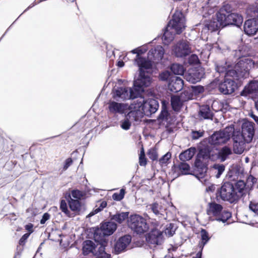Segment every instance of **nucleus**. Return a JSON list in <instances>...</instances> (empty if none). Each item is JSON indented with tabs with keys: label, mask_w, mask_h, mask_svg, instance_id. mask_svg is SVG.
Listing matches in <instances>:
<instances>
[{
	"label": "nucleus",
	"mask_w": 258,
	"mask_h": 258,
	"mask_svg": "<svg viewBox=\"0 0 258 258\" xmlns=\"http://www.w3.org/2000/svg\"><path fill=\"white\" fill-rule=\"evenodd\" d=\"M235 61L228 59L224 66L218 64L217 72L224 78L223 81H239L246 79L249 75V71L253 67L254 62L250 58L243 56L240 50L234 51Z\"/></svg>",
	"instance_id": "nucleus-1"
},
{
	"label": "nucleus",
	"mask_w": 258,
	"mask_h": 258,
	"mask_svg": "<svg viewBox=\"0 0 258 258\" xmlns=\"http://www.w3.org/2000/svg\"><path fill=\"white\" fill-rule=\"evenodd\" d=\"M232 8L228 4H225L216 13V18L208 22L203 31H215L229 25L239 27L242 24L243 18L237 13H232Z\"/></svg>",
	"instance_id": "nucleus-2"
},
{
	"label": "nucleus",
	"mask_w": 258,
	"mask_h": 258,
	"mask_svg": "<svg viewBox=\"0 0 258 258\" xmlns=\"http://www.w3.org/2000/svg\"><path fill=\"white\" fill-rule=\"evenodd\" d=\"M230 126L233 130L232 133L233 152L236 154H241L244 151L245 144L250 143L253 139L255 124L252 121L245 120L239 128H235L233 124H230Z\"/></svg>",
	"instance_id": "nucleus-3"
},
{
	"label": "nucleus",
	"mask_w": 258,
	"mask_h": 258,
	"mask_svg": "<svg viewBox=\"0 0 258 258\" xmlns=\"http://www.w3.org/2000/svg\"><path fill=\"white\" fill-rule=\"evenodd\" d=\"M159 104L158 100L154 98L145 99L144 97H141L134 100L129 106L128 109H131V112L128 114L135 117V121H138L144 116L149 117L155 113L158 109Z\"/></svg>",
	"instance_id": "nucleus-4"
},
{
	"label": "nucleus",
	"mask_w": 258,
	"mask_h": 258,
	"mask_svg": "<svg viewBox=\"0 0 258 258\" xmlns=\"http://www.w3.org/2000/svg\"><path fill=\"white\" fill-rule=\"evenodd\" d=\"M128 227L137 235H142L147 232L149 229V224L147 220L142 216L134 214L130 216L127 221Z\"/></svg>",
	"instance_id": "nucleus-5"
},
{
	"label": "nucleus",
	"mask_w": 258,
	"mask_h": 258,
	"mask_svg": "<svg viewBox=\"0 0 258 258\" xmlns=\"http://www.w3.org/2000/svg\"><path fill=\"white\" fill-rule=\"evenodd\" d=\"M117 228L116 223L106 221L101 223L100 227H96L93 233L94 241H101L102 242H108L106 237L111 235Z\"/></svg>",
	"instance_id": "nucleus-6"
},
{
	"label": "nucleus",
	"mask_w": 258,
	"mask_h": 258,
	"mask_svg": "<svg viewBox=\"0 0 258 258\" xmlns=\"http://www.w3.org/2000/svg\"><path fill=\"white\" fill-rule=\"evenodd\" d=\"M207 214L209 216L212 215L215 218L212 221H217L223 223L232 217L231 212L223 210L222 206L215 202H211L208 203V207L207 209Z\"/></svg>",
	"instance_id": "nucleus-7"
},
{
	"label": "nucleus",
	"mask_w": 258,
	"mask_h": 258,
	"mask_svg": "<svg viewBox=\"0 0 258 258\" xmlns=\"http://www.w3.org/2000/svg\"><path fill=\"white\" fill-rule=\"evenodd\" d=\"M230 125L227 126L222 130L215 131L209 136L208 143L211 145L218 146L226 144L232 138V131L233 130Z\"/></svg>",
	"instance_id": "nucleus-8"
},
{
	"label": "nucleus",
	"mask_w": 258,
	"mask_h": 258,
	"mask_svg": "<svg viewBox=\"0 0 258 258\" xmlns=\"http://www.w3.org/2000/svg\"><path fill=\"white\" fill-rule=\"evenodd\" d=\"M216 195L222 200L231 204L237 202L240 199V196L234 189V185L230 182H224L217 190Z\"/></svg>",
	"instance_id": "nucleus-9"
},
{
	"label": "nucleus",
	"mask_w": 258,
	"mask_h": 258,
	"mask_svg": "<svg viewBox=\"0 0 258 258\" xmlns=\"http://www.w3.org/2000/svg\"><path fill=\"white\" fill-rule=\"evenodd\" d=\"M131 52L134 54H137L135 62L139 68V76L141 79H148L149 78V74L148 72H145V70L149 69L152 67L151 61L147 60L146 58L140 56V54L142 52L139 48L133 49L131 51Z\"/></svg>",
	"instance_id": "nucleus-10"
},
{
	"label": "nucleus",
	"mask_w": 258,
	"mask_h": 258,
	"mask_svg": "<svg viewBox=\"0 0 258 258\" xmlns=\"http://www.w3.org/2000/svg\"><path fill=\"white\" fill-rule=\"evenodd\" d=\"M171 72L165 71L160 74V81H183L179 77L175 75H182L184 73V68L182 65L174 63L170 67Z\"/></svg>",
	"instance_id": "nucleus-11"
},
{
	"label": "nucleus",
	"mask_w": 258,
	"mask_h": 258,
	"mask_svg": "<svg viewBox=\"0 0 258 258\" xmlns=\"http://www.w3.org/2000/svg\"><path fill=\"white\" fill-rule=\"evenodd\" d=\"M185 27V19L183 14L180 11H176L173 15L172 19L168 24V28L172 29L177 34H180Z\"/></svg>",
	"instance_id": "nucleus-12"
},
{
	"label": "nucleus",
	"mask_w": 258,
	"mask_h": 258,
	"mask_svg": "<svg viewBox=\"0 0 258 258\" xmlns=\"http://www.w3.org/2000/svg\"><path fill=\"white\" fill-rule=\"evenodd\" d=\"M132 236L129 234H125L118 238L114 243L112 253L119 254L126 251L127 247L132 241Z\"/></svg>",
	"instance_id": "nucleus-13"
},
{
	"label": "nucleus",
	"mask_w": 258,
	"mask_h": 258,
	"mask_svg": "<svg viewBox=\"0 0 258 258\" xmlns=\"http://www.w3.org/2000/svg\"><path fill=\"white\" fill-rule=\"evenodd\" d=\"M173 53L178 57L186 56L191 52V48L189 42L186 40H181L175 45Z\"/></svg>",
	"instance_id": "nucleus-14"
},
{
	"label": "nucleus",
	"mask_w": 258,
	"mask_h": 258,
	"mask_svg": "<svg viewBox=\"0 0 258 258\" xmlns=\"http://www.w3.org/2000/svg\"><path fill=\"white\" fill-rule=\"evenodd\" d=\"M240 95L244 97L251 96L252 100L258 98V82H248L240 92Z\"/></svg>",
	"instance_id": "nucleus-15"
},
{
	"label": "nucleus",
	"mask_w": 258,
	"mask_h": 258,
	"mask_svg": "<svg viewBox=\"0 0 258 258\" xmlns=\"http://www.w3.org/2000/svg\"><path fill=\"white\" fill-rule=\"evenodd\" d=\"M164 54V49L163 47L158 45L149 51L147 60L151 61L152 66L153 63H157L160 61L163 58Z\"/></svg>",
	"instance_id": "nucleus-16"
},
{
	"label": "nucleus",
	"mask_w": 258,
	"mask_h": 258,
	"mask_svg": "<svg viewBox=\"0 0 258 258\" xmlns=\"http://www.w3.org/2000/svg\"><path fill=\"white\" fill-rule=\"evenodd\" d=\"M162 239L163 232L155 228L151 229V231L146 235V241L152 244H160Z\"/></svg>",
	"instance_id": "nucleus-17"
},
{
	"label": "nucleus",
	"mask_w": 258,
	"mask_h": 258,
	"mask_svg": "<svg viewBox=\"0 0 258 258\" xmlns=\"http://www.w3.org/2000/svg\"><path fill=\"white\" fill-rule=\"evenodd\" d=\"M237 82H220L219 91L224 95H230L234 92L238 88Z\"/></svg>",
	"instance_id": "nucleus-18"
},
{
	"label": "nucleus",
	"mask_w": 258,
	"mask_h": 258,
	"mask_svg": "<svg viewBox=\"0 0 258 258\" xmlns=\"http://www.w3.org/2000/svg\"><path fill=\"white\" fill-rule=\"evenodd\" d=\"M243 28L247 35H254L258 30V23L254 19H248L245 22Z\"/></svg>",
	"instance_id": "nucleus-19"
},
{
	"label": "nucleus",
	"mask_w": 258,
	"mask_h": 258,
	"mask_svg": "<svg viewBox=\"0 0 258 258\" xmlns=\"http://www.w3.org/2000/svg\"><path fill=\"white\" fill-rule=\"evenodd\" d=\"M195 166L197 169L198 173L195 174L194 175L198 179L204 177L208 169L207 165L197 157L195 162Z\"/></svg>",
	"instance_id": "nucleus-20"
},
{
	"label": "nucleus",
	"mask_w": 258,
	"mask_h": 258,
	"mask_svg": "<svg viewBox=\"0 0 258 258\" xmlns=\"http://www.w3.org/2000/svg\"><path fill=\"white\" fill-rule=\"evenodd\" d=\"M112 97L116 100H125L128 98V91L127 88L123 87L114 88L112 89Z\"/></svg>",
	"instance_id": "nucleus-21"
},
{
	"label": "nucleus",
	"mask_w": 258,
	"mask_h": 258,
	"mask_svg": "<svg viewBox=\"0 0 258 258\" xmlns=\"http://www.w3.org/2000/svg\"><path fill=\"white\" fill-rule=\"evenodd\" d=\"M100 246L97 251H95L94 255L95 258H111V254L105 251V247L107 245L108 242H104L101 241H95Z\"/></svg>",
	"instance_id": "nucleus-22"
},
{
	"label": "nucleus",
	"mask_w": 258,
	"mask_h": 258,
	"mask_svg": "<svg viewBox=\"0 0 258 258\" xmlns=\"http://www.w3.org/2000/svg\"><path fill=\"white\" fill-rule=\"evenodd\" d=\"M97 245L91 240H85L83 242L82 244V253L84 255L86 256L92 253L94 255L95 251V248Z\"/></svg>",
	"instance_id": "nucleus-23"
},
{
	"label": "nucleus",
	"mask_w": 258,
	"mask_h": 258,
	"mask_svg": "<svg viewBox=\"0 0 258 258\" xmlns=\"http://www.w3.org/2000/svg\"><path fill=\"white\" fill-rule=\"evenodd\" d=\"M108 109L109 111L112 113L123 114L125 110V105L122 103L110 101L108 102Z\"/></svg>",
	"instance_id": "nucleus-24"
},
{
	"label": "nucleus",
	"mask_w": 258,
	"mask_h": 258,
	"mask_svg": "<svg viewBox=\"0 0 258 258\" xmlns=\"http://www.w3.org/2000/svg\"><path fill=\"white\" fill-rule=\"evenodd\" d=\"M213 148L207 145L201 148L197 155V157L203 159H213L214 155L212 153Z\"/></svg>",
	"instance_id": "nucleus-25"
},
{
	"label": "nucleus",
	"mask_w": 258,
	"mask_h": 258,
	"mask_svg": "<svg viewBox=\"0 0 258 258\" xmlns=\"http://www.w3.org/2000/svg\"><path fill=\"white\" fill-rule=\"evenodd\" d=\"M199 117L204 119H212L214 113L212 112L209 105H205L200 106L198 111Z\"/></svg>",
	"instance_id": "nucleus-26"
},
{
	"label": "nucleus",
	"mask_w": 258,
	"mask_h": 258,
	"mask_svg": "<svg viewBox=\"0 0 258 258\" xmlns=\"http://www.w3.org/2000/svg\"><path fill=\"white\" fill-rule=\"evenodd\" d=\"M130 216L129 212H117L115 214L111 215L110 219L120 224L125 220L127 221Z\"/></svg>",
	"instance_id": "nucleus-27"
},
{
	"label": "nucleus",
	"mask_w": 258,
	"mask_h": 258,
	"mask_svg": "<svg viewBox=\"0 0 258 258\" xmlns=\"http://www.w3.org/2000/svg\"><path fill=\"white\" fill-rule=\"evenodd\" d=\"M196 151V147H192L182 151L179 155L180 160L183 162L190 160L194 157Z\"/></svg>",
	"instance_id": "nucleus-28"
},
{
	"label": "nucleus",
	"mask_w": 258,
	"mask_h": 258,
	"mask_svg": "<svg viewBox=\"0 0 258 258\" xmlns=\"http://www.w3.org/2000/svg\"><path fill=\"white\" fill-rule=\"evenodd\" d=\"M243 172L244 169L240 164H233L230 166L227 176L229 177L238 176L240 174H243Z\"/></svg>",
	"instance_id": "nucleus-29"
},
{
	"label": "nucleus",
	"mask_w": 258,
	"mask_h": 258,
	"mask_svg": "<svg viewBox=\"0 0 258 258\" xmlns=\"http://www.w3.org/2000/svg\"><path fill=\"white\" fill-rule=\"evenodd\" d=\"M169 116L170 113L168 110V106L163 103L161 111L157 118L158 124L161 125L163 121H167L169 119Z\"/></svg>",
	"instance_id": "nucleus-30"
},
{
	"label": "nucleus",
	"mask_w": 258,
	"mask_h": 258,
	"mask_svg": "<svg viewBox=\"0 0 258 258\" xmlns=\"http://www.w3.org/2000/svg\"><path fill=\"white\" fill-rule=\"evenodd\" d=\"M232 153L231 149L227 146H225L218 151L217 157L221 162H224Z\"/></svg>",
	"instance_id": "nucleus-31"
},
{
	"label": "nucleus",
	"mask_w": 258,
	"mask_h": 258,
	"mask_svg": "<svg viewBox=\"0 0 258 258\" xmlns=\"http://www.w3.org/2000/svg\"><path fill=\"white\" fill-rule=\"evenodd\" d=\"M176 34H177L176 32L172 29H168L167 25L162 36V40L164 43L165 44H168V43L174 39V36Z\"/></svg>",
	"instance_id": "nucleus-32"
},
{
	"label": "nucleus",
	"mask_w": 258,
	"mask_h": 258,
	"mask_svg": "<svg viewBox=\"0 0 258 258\" xmlns=\"http://www.w3.org/2000/svg\"><path fill=\"white\" fill-rule=\"evenodd\" d=\"M152 82H133V91H136L137 93L141 95L145 92V88L149 87Z\"/></svg>",
	"instance_id": "nucleus-33"
},
{
	"label": "nucleus",
	"mask_w": 258,
	"mask_h": 258,
	"mask_svg": "<svg viewBox=\"0 0 258 258\" xmlns=\"http://www.w3.org/2000/svg\"><path fill=\"white\" fill-rule=\"evenodd\" d=\"M184 100L179 96H174L171 98V105L174 111H179L183 106Z\"/></svg>",
	"instance_id": "nucleus-34"
},
{
	"label": "nucleus",
	"mask_w": 258,
	"mask_h": 258,
	"mask_svg": "<svg viewBox=\"0 0 258 258\" xmlns=\"http://www.w3.org/2000/svg\"><path fill=\"white\" fill-rule=\"evenodd\" d=\"M168 89L172 93H177L183 89L184 82H168Z\"/></svg>",
	"instance_id": "nucleus-35"
},
{
	"label": "nucleus",
	"mask_w": 258,
	"mask_h": 258,
	"mask_svg": "<svg viewBox=\"0 0 258 258\" xmlns=\"http://www.w3.org/2000/svg\"><path fill=\"white\" fill-rule=\"evenodd\" d=\"M70 210L75 212L76 215H79L82 209V203L77 200H71L68 204Z\"/></svg>",
	"instance_id": "nucleus-36"
},
{
	"label": "nucleus",
	"mask_w": 258,
	"mask_h": 258,
	"mask_svg": "<svg viewBox=\"0 0 258 258\" xmlns=\"http://www.w3.org/2000/svg\"><path fill=\"white\" fill-rule=\"evenodd\" d=\"M177 168L181 171L182 175L189 174V171L190 170V166L186 162L181 161V162L177 166L174 164L172 167V170H173L174 168Z\"/></svg>",
	"instance_id": "nucleus-37"
},
{
	"label": "nucleus",
	"mask_w": 258,
	"mask_h": 258,
	"mask_svg": "<svg viewBox=\"0 0 258 258\" xmlns=\"http://www.w3.org/2000/svg\"><path fill=\"white\" fill-rule=\"evenodd\" d=\"M245 188V183L243 180H239L237 181L234 185V189L240 198L242 197L244 194V190Z\"/></svg>",
	"instance_id": "nucleus-38"
},
{
	"label": "nucleus",
	"mask_w": 258,
	"mask_h": 258,
	"mask_svg": "<svg viewBox=\"0 0 258 258\" xmlns=\"http://www.w3.org/2000/svg\"><path fill=\"white\" fill-rule=\"evenodd\" d=\"M201 240L199 243L200 248H204L205 245L210 239L208 231L205 229H201Z\"/></svg>",
	"instance_id": "nucleus-39"
},
{
	"label": "nucleus",
	"mask_w": 258,
	"mask_h": 258,
	"mask_svg": "<svg viewBox=\"0 0 258 258\" xmlns=\"http://www.w3.org/2000/svg\"><path fill=\"white\" fill-rule=\"evenodd\" d=\"M131 109H129V111L127 114H125V118L120 121V127L124 130H128L131 126V122L129 120V119L133 118L135 120V117L133 116H128L129 113L131 112Z\"/></svg>",
	"instance_id": "nucleus-40"
},
{
	"label": "nucleus",
	"mask_w": 258,
	"mask_h": 258,
	"mask_svg": "<svg viewBox=\"0 0 258 258\" xmlns=\"http://www.w3.org/2000/svg\"><path fill=\"white\" fill-rule=\"evenodd\" d=\"M59 208L60 210L68 217L72 218L74 217L75 215L71 213L68 208V205L64 200H61L60 201Z\"/></svg>",
	"instance_id": "nucleus-41"
},
{
	"label": "nucleus",
	"mask_w": 258,
	"mask_h": 258,
	"mask_svg": "<svg viewBox=\"0 0 258 258\" xmlns=\"http://www.w3.org/2000/svg\"><path fill=\"white\" fill-rule=\"evenodd\" d=\"M171 158V154L170 152H168L163 155L158 160L160 166L163 167V165L166 166L170 162Z\"/></svg>",
	"instance_id": "nucleus-42"
},
{
	"label": "nucleus",
	"mask_w": 258,
	"mask_h": 258,
	"mask_svg": "<svg viewBox=\"0 0 258 258\" xmlns=\"http://www.w3.org/2000/svg\"><path fill=\"white\" fill-rule=\"evenodd\" d=\"M177 226L174 223H170L166 225L165 233L169 236H172L175 233Z\"/></svg>",
	"instance_id": "nucleus-43"
},
{
	"label": "nucleus",
	"mask_w": 258,
	"mask_h": 258,
	"mask_svg": "<svg viewBox=\"0 0 258 258\" xmlns=\"http://www.w3.org/2000/svg\"><path fill=\"white\" fill-rule=\"evenodd\" d=\"M125 194V189L123 188H122L120 189L119 193L114 192L112 195V197L113 200L115 201H120L124 198Z\"/></svg>",
	"instance_id": "nucleus-44"
},
{
	"label": "nucleus",
	"mask_w": 258,
	"mask_h": 258,
	"mask_svg": "<svg viewBox=\"0 0 258 258\" xmlns=\"http://www.w3.org/2000/svg\"><path fill=\"white\" fill-rule=\"evenodd\" d=\"M191 138L192 140H197L204 136L205 131L203 130H192L191 132Z\"/></svg>",
	"instance_id": "nucleus-45"
},
{
	"label": "nucleus",
	"mask_w": 258,
	"mask_h": 258,
	"mask_svg": "<svg viewBox=\"0 0 258 258\" xmlns=\"http://www.w3.org/2000/svg\"><path fill=\"white\" fill-rule=\"evenodd\" d=\"M213 168L217 170V173L216 174V178H219L225 170V166L223 164H214Z\"/></svg>",
	"instance_id": "nucleus-46"
},
{
	"label": "nucleus",
	"mask_w": 258,
	"mask_h": 258,
	"mask_svg": "<svg viewBox=\"0 0 258 258\" xmlns=\"http://www.w3.org/2000/svg\"><path fill=\"white\" fill-rule=\"evenodd\" d=\"M139 164L141 166H145L147 164V159L143 148L142 149L139 155Z\"/></svg>",
	"instance_id": "nucleus-47"
},
{
	"label": "nucleus",
	"mask_w": 258,
	"mask_h": 258,
	"mask_svg": "<svg viewBox=\"0 0 258 258\" xmlns=\"http://www.w3.org/2000/svg\"><path fill=\"white\" fill-rule=\"evenodd\" d=\"M147 155L150 159L152 161H157L158 155L156 149L154 148L150 149L147 152Z\"/></svg>",
	"instance_id": "nucleus-48"
},
{
	"label": "nucleus",
	"mask_w": 258,
	"mask_h": 258,
	"mask_svg": "<svg viewBox=\"0 0 258 258\" xmlns=\"http://www.w3.org/2000/svg\"><path fill=\"white\" fill-rule=\"evenodd\" d=\"M71 195L72 197L76 199V200H80L85 196V193L79 189H74L71 191Z\"/></svg>",
	"instance_id": "nucleus-49"
},
{
	"label": "nucleus",
	"mask_w": 258,
	"mask_h": 258,
	"mask_svg": "<svg viewBox=\"0 0 258 258\" xmlns=\"http://www.w3.org/2000/svg\"><path fill=\"white\" fill-rule=\"evenodd\" d=\"M191 88L195 95H199L204 91V87L201 85L192 86Z\"/></svg>",
	"instance_id": "nucleus-50"
},
{
	"label": "nucleus",
	"mask_w": 258,
	"mask_h": 258,
	"mask_svg": "<svg viewBox=\"0 0 258 258\" xmlns=\"http://www.w3.org/2000/svg\"><path fill=\"white\" fill-rule=\"evenodd\" d=\"M188 63L190 64H198L200 63L198 56L196 54L191 55L188 58Z\"/></svg>",
	"instance_id": "nucleus-51"
},
{
	"label": "nucleus",
	"mask_w": 258,
	"mask_h": 258,
	"mask_svg": "<svg viewBox=\"0 0 258 258\" xmlns=\"http://www.w3.org/2000/svg\"><path fill=\"white\" fill-rule=\"evenodd\" d=\"M133 88L131 89L130 90V92H128V99H131L134 100V99L138 98L139 97L141 98L140 94H139V93H137V92H136L135 91H134L133 93Z\"/></svg>",
	"instance_id": "nucleus-52"
},
{
	"label": "nucleus",
	"mask_w": 258,
	"mask_h": 258,
	"mask_svg": "<svg viewBox=\"0 0 258 258\" xmlns=\"http://www.w3.org/2000/svg\"><path fill=\"white\" fill-rule=\"evenodd\" d=\"M107 206V202L106 201L102 202L99 206L94 210V214H97L102 211Z\"/></svg>",
	"instance_id": "nucleus-53"
},
{
	"label": "nucleus",
	"mask_w": 258,
	"mask_h": 258,
	"mask_svg": "<svg viewBox=\"0 0 258 258\" xmlns=\"http://www.w3.org/2000/svg\"><path fill=\"white\" fill-rule=\"evenodd\" d=\"M249 208L250 211L256 214H258L257 204L253 203L252 201L250 202Z\"/></svg>",
	"instance_id": "nucleus-54"
},
{
	"label": "nucleus",
	"mask_w": 258,
	"mask_h": 258,
	"mask_svg": "<svg viewBox=\"0 0 258 258\" xmlns=\"http://www.w3.org/2000/svg\"><path fill=\"white\" fill-rule=\"evenodd\" d=\"M158 207H159V205L156 202L153 203L151 205V209L152 212L156 215H158L160 214V212L158 210Z\"/></svg>",
	"instance_id": "nucleus-55"
},
{
	"label": "nucleus",
	"mask_w": 258,
	"mask_h": 258,
	"mask_svg": "<svg viewBox=\"0 0 258 258\" xmlns=\"http://www.w3.org/2000/svg\"><path fill=\"white\" fill-rule=\"evenodd\" d=\"M30 234L25 233L24 234L20 239L19 241V244L21 245H23L25 244L26 240L28 238Z\"/></svg>",
	"instance_id": "nucleus-56"
},
{
	"label": "nucleus",
	"mask_w": 258,
	"mask_h": 258,
	"mask_svg": "<svg viewBox=\"0 0 258 258\" xmlns=\"http://www.w3.org/2000/svg\"><path fill=\"white\" fill-rule=\"evenodd\" d=\"M73 160L71 158H68L67 159L64 163L63 169V170H67L72 164Z\"/></svg>",
	"instance_id": "nucleus-57"
},
{
	"label": "nucleus",
	"mask_w": 258,
	"mask_h": 258,
	"mask_svg": "<svg viewBox=\"0 0 258 258\" xmlns=\"http://www.w3.org/2000/svg\"><path fill=\"white\" fill-rule=\"evenodd\" d=\"M50 218V215L48 213H45L42 215V218L40 221L41 224H44L45 222Z\"/></svg>",
	"instance_id": "nucleus-58"
},
{
	"label": "nucleus",
	"mask_w": 258,
	"mask_h": 258,
	"mask_svg": "<svg viewBox=\"0 0 258 258\" xmlns=\"http://www.w3.org/2000/svg\"><path fill=\"white\" fill-rule=\"evenodd\" d=\"M33 225L32 223H29L25 226V229L30 233L29 234L33 232Z\"/></svg>",
	"instance_id": "nucleus-59"
},
{
	"label": "nucleus",
	"mask_w": 258,
	"mask_h": 258,
	"mask_svg": "<svg viewBox=\"0 0 258 258\" xmlns=\"http://www.w3.org/2000/svg\"><path fill=\"white\" fill-rule=\"evenodd\" d=\"M71 194L69 193V192H67L65 194V196H64V198L66 199V200L67 201L68 204L69 203V202L70 203V202L71 201V200H74L73 199H72L71 198Z\"/></svg>",
	"instance_id": "nucleus-60"
},
{
	"label": "nucleus",
	"mask_w": 258,
	"mask_h": 258,
	"mask_svg": "<svg viewBox=\"0 0 258 258\" xmlns=\"http://www.w3.org/2000/svg\"><path fill=\"white\" fill-rule=\"evenodd\" d=\"M249 116L255 121L258 124V116L255 115L253 112L249 113Z\"/></svg>",
	"instance_id": "nucleus-61"
},
{
	"label": "nucleus",
	"mask_w": 258,
	"mask_h": 258,
	"mask_svg": "<svg viewBox=\"0 0 258 258\" xmlns=\"http://www.w3.org/2000/svg\"><path fill=\"white\" fill-rule=\"evenodd\" d=\"M200 250L198 252L196 256L193 258H202V252L203 248H200Z\"/></svg>",
	"instance_id": "nucleus-62"
},
{
	"label": "nucleus",
	"mask_w": 258,
	"mask_h": 258,
	"mask_svg": "<svg viewBox=\"0 0 258 258\" xmlns=\"http://www.w3.org/2000/svg\"><path fill=\"white\" fill-rule=\"evenodd\" d=\"M229 107V105L228 103H226L225 104H223L222 111L224 112H226L228 109V107Z\"/></svg>",
	"instance_id": "nucleus-63"
},
{
	"label": "nucleus",
	"mask_w": 258,
	"mask_h": 258,
	"mask_svg": "<svg viewBox=\"0 0 258 258\" xmlns=\"http://www.w3.org/2000/svg\"><path fill=\"white\" fill-rule=\"evenodd\" d=\"M215 189V186L213 185H212L211 186H209L206 188V190L207 191H213Z\"/></svg>",
	"instance_id": "nucleus-64"
}]
</instances>
